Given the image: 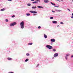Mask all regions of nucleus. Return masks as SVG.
Segmentation results:
<instances>
[{
  "label": "nucleus",
  "instance_id": "nucleus-1",
  "mask_svg": "<svg viewBox=\"0 0 73 73\" xmlns=\"http://www.w3.org/2000/svg\"><path fill=\"white\" fill-rule=\"evenodd\" d=\"M20 25L22 29L24 28V21H22L20 23Z\"/></svg>",
  "mask_w": 73,
  "mask_h": 73
},
{
  "label": "nucleus",
  "instance_id": "nucleus-2",
  "mask_svg": "<svg viewBox=\"0 0 73 73\" xmlns=\"http://www.w3.org/2000/svg\"><path fill=\"white\" fill-rule=\"evenodd\" d=\"M46 47L48 48L49 49H53V47H52V46L50 45H47L46 46Z\"/></svg>",
  "mask_w": 73,
  "mask_h": 73
},
{
  "label": "nucleus",
  "instance_id": "nucleus-3",
  "mask_svg": "<svg viewBox=\"0 0 73 73\" xmlns=\"http://www.w3.org/2000/svg\"><path fill=\"white\" fill-rule=\"evenodd\" d=\"M35 1V2H33V4H37V3H38V2H40V0H36Z\"/></svg>",
  "mask_w": 73,
  "mask_h": 73
},
{
  "label": "nucleus",
  "instance_id": "nucleus-4",
  "mask_svg": "<svg viewBox=\"0 0 73 73\" xmlns=\"http://www.w3.org/2000/svg\"><path fill=\"white\" fill-rule=\"evenodd\" d=\"M16 24V23L14 22L12 24H11L10 25L11 27H12V26H14V25H15Z\"/></svg>",
  "mask_w": 73,
  "mask_h": 73
},
{
  "label": "nucleus",
  "instance_id": "nucleus-5",
  "mask_svg": "<svg viewBox=\"0 0 73 73\" xmlns=\"http://www.w3.org/2000/svg\"><path fill=\"white\" fill-rule=\"evenodd\" d=\"M30 12H31V13H37V12L34 11H30Z\"/></svg>",
  "mask_w": 73,
  "mask_h": 73
},
{
  "label": "nucleus",
  "instance_id": "nucleus-6",
  "mask_svg": "<svg viewBox=\"0 0 73 73\" xmlns=\"http://www.w3.org/2000/svg\"><path fill=\"white\" fill-rule=\"evenodd\" d=\"M58 53H56L54 55V57H56L58 56Z\"/></svg>",
  "mask_w": 73,
  "mask_h": 73
},
{
  "label": "nucleus",
  "instance_id": "nucleus-7",
  "mask_svg": "<svg viewBox=\"0 0 73 73\" xmlns=\"http://www.w3.org/2000/svg\"><path fill=\"white\" fill-rule=\"evenodd\" d=\"M53 24H57V21H52Z\"/></svg>",
  "mask_w": 73,
  "mask_h": 73
},
{
  "label": "nucleus",
  "instance_id": "nucleus-8",
  "mask_svg": "<svg viewBox=\"0 0 73 73\" xmlns=\"http://www.w3.org/2000/svg\"><path fill=\"white\" fill-rule=\"evenodd\" d=\"M44 2L45 3H49V1L48 0H44Z\"/></svg>",
  "mask_w": 73,
  "mask_h": 73
},
{
  "label": "nucleus",
  "instance_id": "nucleus-9",
  "mask_svg": "<svg viewBox=\"0 0 73 73\" xmlns=\"http://www.w3.org/2000/svg\"><path fill=\"white\" fill-rule=\"evenodd\" d=\"M51 42H55V39H51Z\"/></svg>",
  "mask_w": 73,
  "mask_h": 73
},
{
  "label": "nucleus",
  "instance_id": "nucleus-10",
  "mask_svg": "<svg viewBox=\"0 0 73 73\" xmlns=\"http://www.w3.org/2000/svg\"><path fill=\"white\" fill-rule=\"evenodd\" d=\"M7 60H12V58H8Z\"/></svg>",
  "mask_w": 73,
  "mask_h": 73
},
{
  "label": "nucleus",
  "instance_id": "nucleus-11",
  "mask_svg": "<svg viewBox=\"0 0 73 73\" xmlns=\"http://www.w3.org/2000/svg\"><path fill=\"white\" fill-rule=\"evenodd\" d=\"M44 36L45 38H47V36L45 34H44Z\"/></svg>",
  "mask_w": 73,
  "mask_h": 73
},
{
  "label": "nucleus",
  "instance_id": "nucleus-12",
  "mask_svg": "<svg viewBox=\"0 0 73 73\" xmlns=\"http://www.w3.org/2000/svg\"><path fill=\"white\" fill-rule=\"evenodd\" d=\"M37 7L38 8H43V7L40 6H37Z\"/></svg>",
  "mask_w": 73,
  "mask_h": 73
},
{
  "label": "nucleus",
  "instance_id": "nucleus-13",
  "mask_svg": "<svg viewBox=\"0 0 73 73\" xmlns=\"http://www.w3.org/2000/svg\"><path fill=\"white\" fill-rule=\"evenodd\" d=\"M32 44H33V43L31 42V43H29L28 44V45H32Z\"/></svg>",
  "mask_w": 73,
  "mask_h": 73
},
{
  "label": "nucleus",
  "instance_id": "nucleus-14",
  "mask_svg": "<svg viewBox=\"0 0 73 73\" xmlns=\"http://www.w3.org/2000/svg\"><path fill=\"white\" fill-rule=\"evenodd\" d=\"M32 8L33 9H36V6H35V7L33 6L32 7Z\"/></svg>",
  "mask_w": 73,
  "mask_h": 73
},
{
  "label": "nucleus",
  "instance_id": "nucleus-15",
  "mask_svg": "<svg viewBox=\"0 0 73 73\" xmlns=\"http://www.w3.org/2000/svg\"><path fill=\"white\" fill-rule=\"evenodd\" d=\"M1 11H5V9H1Z\"/></svg>",
  "mask_w": 73,
  "mask_h": 73
},
{
  "label": "nucleus",
  "instance_id": "nucleus-16",
  "mask_svg": "<svg viewBox=\"0 0 73 73\" xmlns=\"http://www.w3.org/2000/svg\"><path fill=\"white\" fill-rule=\"evenodd\" d=\"M50 3L52 5H55V4L53 3H52V2H50Z\"/></svg>",
  "mask_w": 73,
  "mask_h": 73
},
{
  "label": "nucleus",
  "instance_id": "nucleus-17",
  "mask_svg": "<svg viewBox=\"0 0 73 73\" xmlns=\"http://www.w3.org/2000/svg\"><path fill=\"white\" fill-rule=\"evenodd\" d=\"M29 60V59H27L25 60V62H27V61H28Z\"/></svg>",
  "mask_w": 73,
  "mask_h": 73
},
{
  "label": "nucleus",
  "instance_id": "nucleus-18",
  "mask_svg": "<svg viewBox=\"0 0 73 73\" xmlns=\"http://www.w3.org/2000/svg\"><path fill=\"white\" fill-rule=\"evenodd\" d=\"M70 55V54H66V56H69Z\"/></svg>",
  "mask_w": 73,
  "mask_h": 73
},
{
  "label": "nucleus",
  "instance_id": "nucleus-19",
  "mask_svg": "<svg viewBox=\"0 0 73 73\" xmlns=\"http://www.w3.org/2000/svg\"><path fill=\"white\" fill-rule=\"evenodd\" d=\"M26 15L27 16H30V15H31V14H29V13H27L26 14Z\"/></svg>",
  "mask_w": 73,
  "mask_h": 73
},
{
  "label": "nucleus",
  "instance_id": "nucleus-20",
  "mask_svg": "<svg viewBox=\"0 0 73 73\" xmlns=\"http://www.w3.org/2000/svg\"><path fill=\"white\" fill-rule=\"evenodd\" d=\"M27 5L28 6H31V4L29 3L27 4Z\"/></svg>",
  "mask_w": 73,
  "mask_h": 73
},
{
  "label": "nucleus",
  "instance_id": "nucleus-21",
  "mask_svg": "<svg viewBox=\"0 0 73 73\" xmlns=\"http://www.w3.org/2000/svg\"><path fill=\"white\" fill-rule=\"evenodd\" d=\"M26 55L27 56H29V54L28 53H27V54H26Z\"/></svg>",
  "mask_w": 73,
  "mask_h": 73
},
{
  "label": "nucleus",
  "instance_id": "nucleus-22",
  "mask_svg": "<svg viewBox=\"0 0 73 73\" xmlns=\"http://www.w3.org/2000/svg\"><path fill=\"white\" fill-rule=\"evenodd\" d=\"M53 50L54 51V52H56V49H53Z\"/></svg>",
  "mask_w": 73,
  "mask_h": 73
},
{
  "label": "nucleus",
  "instance_id": "nucleus-23",
  "mask_svg": "<svg viewBox=\"0 0 73 73\" xmlns=\"http://www.w3.org/2000/svg\"><path fill=\"white\" fill-rule=\"evenodd\" d=\"M50 19H53V17H50Z\"/></svg>",
  "mask_w": 73,
  "mask_h": 73
},
{
  "label": "nucleus",
  "instance_id": "nucleus-24",
  "mask_svg": "<svg viewBox=\"0 0 73 73\" xmlns=\"http://www.w3.org/2000/svg\"><path fill=\"white\" fill-rule=\"evenodd\" d=\"M5 21L6 22H8V20L7 19L5 20Z\"/></svg>",
  "mask_w": 73,
  "mask_h": 73
},
{
  "label": "nucleus",
  "instance_id": "nucleus-25",
  "mask_svg": "<svg viewBox=\"0 0 73 73\" xmlns=\"http://www.w3.org/2000/svg\"><path fill=\"white\" fill-rule=\"evenodd\" d=\"M15 17V15H13L12 16V17Z\"/></svg>",
  "mask_w": 73,
  "mask_h": 73
},
{
  "label": "nucleus",
  "instance_id": "nucleus-26",
  "mask_svg": "<svg viewBox=\"0 0 73 73\" xmlns=\"http://www.w3.org/2000/svg\"><path fill=\"white\" fill-rule=\"evenodd\" d=\"M60 24H64V23H63V22H60Z\"/></svg>",
  "mask_w": 73,
  "mask_h": 73
},
{
  "label": "nucleus",
  "instance_id": "nucleus-27",
  "mask_svg": "<svg viewBox=\"0 0 73 73\" xmlns=\"http://www.w3.org/2000/svg\"><path fill=\"white\" fill-rule=\"evenodd\" d=\"M38 29H40L41 28V27H40V26H39V27H38Z\"/></svg>",
  "mask_w": 73,
  "mask_h": 73
},
{
  "label": "nucleus",
  "instance_id": "nucleus-28",
  "mask_svg": "<svg viewBox=\"0 0 73 73\" xmlns=\"http://www.w3.org/2000/svg\"><path fill=\"white\" fill-rule=\"evenodd\" d=\"M54 7H57V8H58V6H55Z\"/></svg>",
  "mask_w": 73,
  "mask_h": 73
},
{
  "label": "nucleus",
  "instance_id": "nucleus-29",
  "mask_svg": "<svg viewBox=\"0 0 73 73\" xmlns=\"http://www.w3.org/2000/svg\"><path fill=\"white\" fill-rule=\"evenodd\" d=\"M58 12H60V11H61V10H58Z\"/></svg>",
  "mask_w": 73,
  "mask_h": 73
},
{
  "label": "nucleus",
  "instance_id": "nucleus-30",
  "mask_svg": "<svg viewBox=\"0 0 73 73\" xmlns=\"http://www.w3.org/2000/svg\"><path fill=\"white\" fill-rule=\"evenodd\" d=\"M65 58L66 60H67L68 59V58L67 57H66Z\"/></svg>",
  "mask_w": 73,
  "mask_h": 73
},
{
  "label": "nucleus",
  "instance_id": "nucleus-31",
  "mask_svg": "<svg viewBox=\"0 0 73 73\" xmlns=\"http://www.w3.org/2000/svg\"><path fill=\"white\" fill-rule=\"evenodd\" d=\"M9 73H14L13 72H9Z\"/></svg>",
  "mask_w": 73,
  "mask_h": 73
},
{
  "label": "nucleus",
  "instance_id": "nucleus-32",
  "mask_svg": "<svg viewBox=\"0 0 73 73\" xmlns=\"http://www.w3.org/2000/svg\"><path fill=\"white\" fill-rule=\"evenodd\" d=\"M8 1H12V0H8Z\"/></svg>",
  "mask_w": 73,
  "mask_h": 73
},
{
  "label": "nucleus",
  "instance_id": "nucleus-33",
  "mask_svg": "<svg viewBox=\"0 0 73 73\" xmlns=\"http://www.w3.org/2000/svg\"><path fill=\"white\" fill-rule=\"evenodd\" d=\"M68 10V11H70V10L68 9H67Z\"/></svg>",
  "mask_w": 73,
  "mask_h": 73
},
{
  "label": "nucleus",
  "instance_id": "nucleus-34",
  "mask_svg": "<svg viewBox=\"0 0 73 73\" xmlns=\"http://www.w3.org/2000/svg\"><path fill=\"white\" fill-rule=\"evenodd\" d=\"M34 0H31V1H34Z\"/></svg>",
  "mask_w": 73,
  "mask_h": 73
},
{
  "label": "nucleus",
  "instance_id": "nucleus-35",
  "mask_svg": "<svg viewBox=\"0 0 73 73\" xmlns=\"http://www.w3.org/2000/svg\"><path fill=\"white\" fill-rule=\"evenodd\" d=\"M52 12H55V11H52Z\"/></svg>",
  "mask_w": 73,
  "mask_h": 73
},
{
  "label": "nucleus",
  "instance_id": "nucleus-36",
  "mask_svg": "<svg viewBox=\"0 0 73 73\" xmlns=\"http://www.w3.org/2000/svg\"><path fill=\"white\" fill-rule=\"evenodd\" d=\"M73 57V55H72L71 56V58H72Z\"/></svg>",
  "mask_w": 73,
  "mask_h": 73
},
{
  "label": "nucleus",
  "instance_id": "nucleus-37",
  "mask_svg": "<svg viewBox=\"0 0 73 73\" xmlns=\"http://www.w3.org/2000/svg\"><path fill=\"white\" fill-rule=\"evenodd\" d=\"M39 64H38L37 65V66H39Z\"/></svg>",
  "mask_w": 73,
  "mask_h": 73
},
{
  "label": "nucleus",
  "instance_id": "nucleus-38",
  "mask_svg": "<svg viewBox=\"0 0 73 73\" xmlns=\"http://www.w3.org/2000/svg\"><path fill=\"white\" fill-rule=\"evenodd\" d=\"M71 18H73V17H71Z\"/></svg>",
  "mask_w": 73,
  "mask_h": 73
},
{
  "label": "nucleus",
  "instance_id": "nucleus-39",
  "mask_svg": "<svg viewBox=\"0 0 73 73\" xmlns=\"http://www.w3.org/2000/svg\"><path fill=\"white\" fill-rule=\"evenodd\" d=\"M56 0V1H59V0Z\"/></svg>",
  "mask_w": 73,
  "mask_h": 73
},
{
  "label": "nucleus",
  "instance_id": "nucleus-40",
  "mask_svg": "<svg viewBox=\"0 0 73 73\" xmlns=\"http://www.w3.org/2000/svg\"><path fill=\"white\" fill-rule=\"evenodd\" d=\"M72 16H73V13H72Z\"/></svg>",
  "mask_w": 73,
  "mask_h": 73
},
{
  "label": "nucleus",
  "instance_id": "nucleus-41",
  "mask_svg": "<svg viewBox=\"0 0 73 73\" xmlns=\"http://www.w3.org/2000/svg\"><path fill=\"white\" fill-rule=\"evenodd\" d=\"M34 15H35L34 14Z\"/></svg>",
  "mask_w": 73,
  "mask_h": 73
}]
</instances>
